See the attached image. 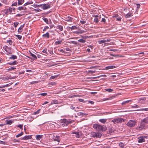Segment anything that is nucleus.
Returning a JSON list of instances; mask_svg holds the SVG:
<instances>
[{
    "label": "nucleus",
    "instance_id": "nucleus-20",
    "mask_svg": "<svg viewBox=\"0 0 148 148\" xmlns=\"http://www.w3.org/2000/svg\"><path fill=\"white\" fill-rule=\"evenodd\" d=\"M42 36L49 38V34L48 32H47L45 34H43Z\"/></svg>",
    "mask_w": 148,
    "mask_h": 148
},
{
    "label": "nucleus",
    "instance_id": "nucleus-5",
    "mask_svg": "<svg viewBox=\"0 0 148 148\" xmlns=\"http://www.w3.org/2000/svg\"><path fill=\"white\" fill-rule=\"evenodd\" d=\"M148 124V121H141L140 128H143L146 126H147V124Z\"/></svg>",
    "mask_w": 148,
    "mask_h": 148
},
{
    "label": "nucleus",
    "instance_id": "nucleus-58",
    "mask_svg": "<svg viewBox=\"0 0 148 148\" xmlns=\"http://www.w3.org/2000/svg\"><path fill=\"white\" fill-rule=\"evenodd\" d=\"M15 69V68H14L13 67H11V68H10L8 70H14Z\"/></svg>",
    "mask_w": 148,
    "mask_h": 148
},
{
    "label": "nucleus",
    "instance_id": "nucleus-33",
    "mask_svg": "<svg viewBox=\"0 0 148 148\" xmlns=\"http://www.w3.org/2000/svg\"><path fill=\"white\" fill-rule=\"evenodd\" d=\"M32 3H33V2L32 1L29 2H27V3H25L24 4V5L25 6L27 5H28L32 4Z\"/></svg>",
    "mask_w": 148,
    "mask_h": 148
},
{
    "label": "nucleus",
    "instance_id": "nucleus-11",
    "mask_svg": "<svg viewBox=\"0 0 148 148\" xmlns=\"http://www.w3.org/2000/svg\"><path fill=\"white\" fill-rule=\"evenodd\" d=\"M116 67V66L114 65L110 66H106L105 68V69L106 70H108L110 69H113L115 68Z\"/></svg>",
    "mask_w": 148,
    "mask_h": 148
},
{
    "label": "nucleus",
    "instance_id": "nucleus-4",
    "mask_svg": "<svg viewBox=\"0 0 148 148\" xmlns=\"http://www.w3.org/2000/svg\"><path fill=\"white\" fill-rule=\"evenodd\" d=\"M3 49L5 50L9 54L12 53L11 48L10 47H8V46H5L3 47Z\"/></svg>",
    "mask_w": 148,
    "mask_h": 148
},
{
    "label": "nucleus",
    "instance_id": "nucleus-27",
    "mask_svg": "<svg viewBox=\"0 0 148 148\" xmlns=\"http://www.w3.org/2000/svg\"><path fill=\"white\" fill-rule=\"evenodd\" d=\"M77 114L78 116H79L85 115H87V114L83 112H79L77 113Z\"/></svg>",
    "mask_w": 148,
    "mask_h": 148
},
{
    "label": "nucleus",
    "instance_id": "nucleus-3",
    "mask_svg": "<svg viewBox=\"0 0 148 148\" xmlns=\"http://www.w3.org/2000/svg\"><path fill=\"white\" fill-rule=\"evenodd\" d=\"M136 121H129L127 123V125L130 127H134L136 124Z\"/></svg>",
    "mask_w": 148,
    "mask_h": 148
},
{
    "label": "nucleus",
    "instance_id": "nucleus-41",
    "mask_svg": "<svg viewBox=\"0 0 148 148\" xmlns=\"http://www.w3.org/2000/svg\"><path fill=\"white\" fill-rule=\"evenodd\" d=\"M44 21H45L47 24L48 23V21L47 18H45L43 19Z\"/></svg>",
    "mask_w": 148,
    "mask_h": 148
},
{
    "label": "nucleus",
    "instance_id": "nucleus-17",
    "mask_svg": "<svg viewBox=\"0 0 148 148\" xmlns=\"http://www.w3.org/2000/svg\"><path fill=\"white\" fill-rule=\"evenodd\" d=\"M132 13L130 12L129 13L125 15V17L126 18H128L132 16Z\"/></svg>",
    "mask_w": 148,
    "mask_h": 148
},
{
    "label": "nucleus",
    "instance_id": "nucleus-32",
    "mask_svg": "<svg viewBox=\"0 0 148 148\" xmlns=\"http://www.w3.org/2000/svg\"><path fill=\"white\" fill-rule=\"evenodd\" d=\"M78 41L81 43H84L86 42V40L83 39H80L78 40Z\"/></svg>",
    "mask_w": 148,
    "mask_h": 148
},
{
    "label": "nucleus",
    "instance_id": "nucleus-28",
    "mask_svg": "<svg viewBox=\"0 0 148 148\" xmlns=\"http://www.w3.org/2000/svg\"><path fill=\"white\" fill-rule=\"evenodd\" d=\"M105 90L107 91H108L109 92H112L113 91V90L111 88H107L105 89Z\"/></svg>",
    "mask_w": 148,
    "mask_h": 148
},
{
    "label": "nucleus",
    "instance_id": "nucleus-55",
    "mask_svg": "<svg viewBox=\"0 0 148 148\" xmlns=\"http://www.w3.org/2000/svg\"><path fill=\"white\" fill-rule=\"evenodd\" d=\"M49 28V27L48 26H46L43 29V31H45L46 29H48Z\"/></svg>",
    "mask_w": 148,
    "mask_h": 148
},
{
    "label": "nucleus",
    "instance_id": "nucleus-59",
    "mask_svg": "<svg viewBox=\"0 0 148 148\" xmlns=\"http://www.w3.org/2000/svg\"><path fill=\"white\" fill-rule=\"evenodd\" d=\"M110 51H113L115 52V51H117V50L116 49H111L110 50Z\"/></svg>",
    "mask_w": 148,
    "mask_h": 148
},
{
    "label": "nucleus",
    "instance_id": "nucleus-40",
    "mask_svg": "<svg viewBox=\"0 0 148 148\" xmlns=\"http://www.w3.org/2000/svg\"><path fill=\"white\" fill-rule=\"evenodd\" d=\"M23 126V124H19L18 125L17 127H19L22 130Z\"/></svg>",
    "mask_w": 148,
    "mask_h": 148
},
{
    "label": "nucleus",
    "instance_id": "nucleus-16",
    "mask_svg": "<svg viewBox=\"0 0 148 148\" xmlns=\"http://www.w3.org/2000/svg\"><path fill=\"white\" fill-rule=\"evenodd\" d=\"M18 9L19 10H26V8L25 7H23V6H21L19 7L18 8Z\"/></svg>",
    "mask_w": 148,
    "mask_h": 148
},
{
    "label": "nucleus",
    "instance_id": "nucleus-61",
    "mask_svg": "<svg viewBox=\"0 0 148 148\" xmlns=\"http://www.w3.org/2000/svg\"><path fill=\"white\" fill-rule=\"evenodd\" d=\"M53 103L54 104H57L58 103V101L56 100H54L53 101Z\"/></svg>",
    "mask_w": 148,
    "mask_h": 148
},
{
    "label": "nucleus",
    "instance_id": "nucleus-38",
    "mask_svg": "<svg viewBox=\"0 0 148 148\" xmlns=\"http://www.w3.org/2000/svg\"><path fill=\"white\" fill-rule=\"evenodd\" d=\"M137 111H148V108H143L141 110H137Z\"/></svg>",
    "mask_w": 148,
    "mask_h": 148
},
{
    "label": "nucleus",
    "instance_id": "nucleus-51",
    "mask_svg": "<svg viewBox=\"0 0 148 148\" xmlns=\"http://www.w3.org/2000/svg\"><path fill=\"white\" fill-rule=\"evenodd\" d=\"M24 14H17L16 15V16H18V17H20V16H23V15Z\"/></svg>",
    "mask_w": 148,
    "mask_h": 148
},
{
    "label": "nucleus",
    "instance_id": "nucleus-22",
    "mask_svg": "<svg viewBox=\"0 0 148 148\" xmlns=\"http://www.w3.org/2000/svg\"><path fill=\"white\" fill-rule=\"evenodd\" d=\"M17 58V57L16 56L14 55H11V57L9 58L10 59H15Z\"/></svg>",
    "mask_w": 148,
    "mask_h": 148
},
{
    "label": "nucleus",
    "instance_id": "nucleus-44",
    "mask_svg": "<svg viewBox=\"0 0 148 148\" xmlns=\"http://www.w3.org/2000/svg\"><path fill=\"white\" fill-rule=\"evenodd\" d=\"M40 109H39L36 112H34V114H38L39 113V112H40Z\"/></svg>",
    "mask_w": 148,
    "mask_h": 148
},
{
    "label": "nucleus",
    "instance_id": "nucleus-53",
    "mask_svg": "<svg viewBox=\"0 0 148 148\" xmlns=\"http://www.w3.org/2000/svg\"><path fill=\"white\" fill-rule=\"evenodd\" d=\"M17 4V2H15L13 3H12V6H16Z\"/></svg>",
    "mask_w": 148,
    "mask_h": 148
},
{
    "label": "nucleus",
    "instance_id": "nucleus-60",
    "mask_svg": "<svg viewBox=\"0 0 148 148\" xmlns=\"http://www.w3.org/2000/svg\"><path fill=\"white\" fill-rule=\"evenodd\" d=\"M136 5H137V8H140V4H137Z\"/></svg>",
    "mask_w": 148,
    "mask_h": 148
},
{
    "label": "nucleus",
    "instance_id": "nucleus-8",
    "mask_svg": "<svg viewBox=\"0 0 148 148\" xmlns=\"http://www.w3.org/2000/svg\"><path fill=\"white\" fill-rule=\"evenodd\" d=\"M147 136H143L138 138V142L139 143H141L145 142V138H147Z\"/></svg>",
    "mask_w": 148,
    "mask_h": 148
},
{
    "label": "nucleus",
    "instance_id": "nucleus-29",
    "mask_svg": "<svg viewBox=\"0 0 148 148\" xmlns=\"http://www.w3.org/2000/svg\"><path fill=\"white\" fill-rule=\"evenodd\" d=\"M69 28L71 29V30H73L75 29H76L77 27L75 26H73L71 27H70Z\"/></svg>",
    "mask_w": 148,
    "mask_h": 148
},
{
    "label": "nucleus",
    "instance_id": "nucleus-48",
    "mask_svg": "<svg viewBox=\"0 0 148 148\" xmlns=\"http://www.w3.org/2000/svg\"><path fill=\"white\" fill-rule=\"evenodd\" d=\"M47 95V93H40V95H42V96H46Z\"/></svg>",
    "mask_w": 148,
    "mask_h": 148
},
{
    "label": "nucleus",
    "instance_id": "nucleus-19",
    "mask_svg": "<svg viewBox=\"0 0 148 148\" xmlns=\"http://www.w3.org/2000/svg\"><path fill=\"white\" fill-rule=\"evenodd\" d=\"M24 0H18V5H20L24 3Z\"/></svg>",
    "mask_w": 148,
    "mask_h": 148
},
{
    "label": "nucleus",
    "instance_id": "nucleus-12",
    "mask_svg": "<svg viewBox=\"0 0 148 148\" xmlns=\"http://www.w3.org/2000/svg\"><path fill=\"white\" fill-rule=\"evenodd\" d=\"M53 139L54 141H57L58 142H59L60 140V138L59 136H56V137L54 136Z\"/></svg>",
    "mask_w": 148,
    "mask_h": 148
},
{
    "label": "nucleus",
    "instance_id": "nucleus-13",
    "mask_svg": "<svg viewBox=\"0 0 148 148\" xmlns=\"http://www.w3.org/2000/svg\"><path fill=\"white\" fill-rule=\"evenodd\" d=\"M43 136L42 135H36V140H39L42 138Z\"/></svg>",
    "mask_w": 148,
    "mask_h": 148
},
{
    "label": "nucleus",
    "instance_id": "nucleus-2",
    "mask_svg": "<svg viewBox=\"0 0 148 148\" xmlns=\"http://www.w3.org/2000/svg\"><path fill=\"white\" fill-rule=\"evenodd\" d=\"M102 135V133H100V132H93L91 133V136L94 138H100L101 137Z\"/></svg>",
    "mask_w": 148,
    "mask_h": 148
},
{
    "label": "nucleus",
    "instance_id": "nucleus-50",
    "mask_svg": "<svg viewBox=\"0 0 148 148\" xmlns=\"http://www.w3.org/2000/svg\"><path fill=\"white\" fill-rule=\"evenodd\" d=\"M18 22H15L14 23V27H16L18 25Z\"/></svg>",
    "mask_w": 148,
    "mask_h": 148
},
{
    "label": "nucleus",
    "instance_id": "nucleus-24",
    "mask_svg": "<svg viewBox=\"0 0 148 148\" xmlns=\"http://www.w3.org/2000/svg\"><path fill=\"white\" fill-rule=\"evenodd\" d=\"M130 101H131V100H129L125 101H124L122 102L121 104L122 105H125V104L126 103H129V102H130Z\"/></svg>",
    "mask_w": 148,
    "mask_h": 148
},
{
    "label": "nucleus",
    "instance_id": "nucleus-14",
    "mask_svg": "<svg viewBox=\"0 0 148 148\" xmlns=\"http://www.w3.org/2000/svg\"><path fill=\"white\" fill-rule=\"evenodd\" d=\"M73 18L70 16H68L66 18L65 21H72V20Z\"/></svg>",
    "mask_w": 148,
    "mask_h": 148
},
{
    "label": "nucleus",
    "instance_id": "nucleus-54",
    "mask_svg": "<svg viewBox=\"0 0 148 148\" xmlns=\"http://www.w3.org/2000/svg\"><path fill=\"white\" fill-rule=\"evenodd\" d=\"M101 21L105 23L106 22V20L105 18H102L101 19Z\"/></svg>",
    "mask_w": 148,
    "mask_h": 148
},
{
    "label": "nucleus",
    "instance_id": "nucleus-7",
    "mask_svg": "<svg viewBox=\"0 0 148 148\" xmlns=\"http://www.w3.org/2000/svg\"><path fill=\"white\" fill-rule=\"evenodd\" d=\"M71 122V121H62L60 124L62 126H66Z\"/></svg>",
    "mask_w": 148,
    "mask_h": 148
},
{
    "label": "nucleus",
    "instance_id": "nucleus-47",
    "mask_svg": "<svg viewBox=\"0 0 148 148\" xmlns=\"http://www.w3.org/2000/svg\"><path fill=\"white\" fill-rule=\"evenodd\" d=\"M112 121L114 123H115L116 122H117V123H121L122 121Z\"/></svg>",
    "mask_w": 148,
    "mask_h": 148
},
{
    "label": "nucleus",
    "instance_id": "nucleus-34",
    "mask_svg": "<svg viewBox=\"0 0 148 148\" xmlns=\"http://www.w3.org/2000/svg\"><path fill=\"white\" fill-rule=\"evenodd\" d=\"M77 96H78L77 95H69V97L71 98L74 97H76Z\"/></svg>",
    "mask_w": 148,
    "mask_h": 148
},
{
    "label": "nucleus",
    "instance_id": "nucleus-1",
    "mask_svg": "<svg viewBox=\"0 0 148 148\" xmlns=\"http://www.w3.org/2000/svg\"><path fill=\"white\" fill-rule=\"evenodd\" d=\"M93 127L94 129H95L97 131H98V132H99V131L103 132L107 130V128L106 127H103L98 124H94L93 125Z\"/></svg>",
    "mask_w": 148,
    "mask_h": 148
},
{
    "label": "nucleus",
    "instance_id": "nucleus-62",
    "mask_svg": "<svg viewBox=\"0 0 148 148\" xmlns=\"http://www.w3.org/2000/svg\"><path fill=\"white\" fill-rule=\"evenodd\" d=\"M133 108H137L138 107V105H136L134 106H132Z\"/></svg>",
    "mask_w": 148,
    "mask_h": 148
},
{
    "label": "nucleus",
    "instance_id": "nucleus-37",
    "mask_svg": "<svg viewBox=\"0 0 148 148\" xmlns=\"http://www.w3.org/2000/svg\"><path fill=\"white\" fill-rule=\"evenodd\" d=\"M96 72L95 71H92V70H89L88 71V73H90L91 74H92Z\"/></svg>",
    "mask_w": 148,
    "mask_h": 148
},
{
    "label": "nucleus",
    "instance_id": "nucleus-52",
    "mask_svg": "<svg viewBox=\"0 0 148 148\" xmlns=\"http://www.w3.org/2000/svg\"><path fill=\"white\" fill-rule=\"evenodd\" d=\"M64 49L67 51H71L69 47H66Z\"/></svg>",
    "mask_w": 148,
    "mask_h": 148
},
{
    "label": "nucleus",
    "instance_id": "nucleus-56",
    "mask_svg": "<svg viewBox=\"0 0 148 148\" xmlns=\"http://www.w3.org/2000/svg\"><path fill=\"white\" fill-rule=\"evenodd\" d=\"M57 77V76H51L50 77V79H54L56 77Z\"/></svg>",
    "mask_w": 148,
    "mask_h": 148
},
{
    "label": "nucleus",
    "instance_id": "nucleus-63",
    "mask_svg": "<svg viewBox=\"0 0 148 148\" xmlns=\"http://www.w3.org/2000/svg\"><path fill=\"white\" fill-rule=\"evenodd\" d=\"M80 23L82 24H83L86 23V21H80Z\"/></svg>",
    "mask_w": 148,
    "mask_h": 148
},
{
    "label": "nucleus",
    "instance_id": "nucleus-6",
    "mask_svg": "<svg viewBox=\"0 0 148 148\" xmlns=\"http://www.w3.org/2000/svg\"><path fill=\"white\" fill-rule=\"evenodd\" d=\"M41 8L44 10L50 8V6L48 4H41L40 5Z\"/></svg>",
    "mask_w": 148,
    "mask_h": 148
},
{
    "label": "nucleus",
    "instance_id": "nucleus-46",
    "mask_svg": "<svg viewBox=\"0 0 148 148\" xmlns=\"http://www.w3.org/2000/svg\"><path fill=\"white\" fill-rule=\"evenodd\" d=\"M8 86V84H6L5 85H2L1 86H0V88H4L6 87H7Z\"/></svg>",
    "mask_w": 148,
    "mask_h": 148
},
{
    "label": "nucleus",
    "instance_id": "nucleus-49",
    "mask_svg": "<svg viewBox=\"0 0 148 148\" xmlns=\"http://www.w3.org/2000/svg\"><path fill=\"white\" fill-rule=\"evenodd\" d=\"M38 81H33V82H30V83L31 84H35V83H38Z\"/></svg>",
    "mask_w": 148,
    "mask_h": 148
},
{
    "label": "nucleus",
    "instance_id": "nucleus-18",
    "mask_svg": "<svg viewBox=\"0 0 148 148\" xmlns=\"http://www.w3.org/2000/svg\"><path fill=\"white\" fill-rule=\"evenodd\" d=\"M57 28L59 29L61 31H62L63 29V27L60 25H58L57 26Z\"/></svg>",
    "mask_w": 148,
    "mask_h": 148
},
{
    "label": "nucleus",
    "instance_id": "nucleus-26",
    "mask_svg": "<svg viewBox=\"0 0 148 148\" xmlns=\"http://www.w3.org/2000/svg\"><path fill=\"white\" fill-rule=\"evenodd\" d=\"M42 52L44 53H45L47 54H49V53H48L49 51H47V49H43L42 51Z\"/></svg>",
    "mask_w": 148,
    "mask_h": 148
},
{
    "label": "nucleus",
    "instance_id": "nucleus-21",
    "mask_svg": "<svg viewBox=\"0 0 148 148\" xmlns=\"http://www.w3.org/2000/svg\"><path fill=\"white\" fill-rule=\"evenodd\" d=\"M30 53L31 56L33 58V60H36L37 59V58L35 55L33 54L31 52H30Z\"/></svg>",
    "mask_w": 148,
    "mask_h": 148
},
{
    "label": "nucleus",
    "instance_id": "nucleus-42",
    "mask_svg": "<svg viewBox=\"0 0 148 148\" xmlns=\"http://www.w3.org/2000/svg\"><path fill=\"white\" fill-rule=\"evenodd\" d=\"M16 37L19 40L21 39L22 38V36L20 35H16Z\"/></svg>",
    "mask_w": 148,
    "mask_h": 148
},
{
    "label": "nucleus",
    "instance_id": "nucleus-25",
    "mask_svg": "<svg viewBox=\"0 0 148 148\" xmlns=\"http://www.w3.org/2000/svg\"><path fill=\"white\" fill-rule=\"evenodd\" d=\"M13 122V121H7V122L5 123V125L7 124L8 125H11Z\"/></svg>",
    "mask_w": 148,
    "mask_h": 148
},
{
    "label": "nucleus",
    "instance_id": "nucleus-57",
    "mask_svg": "<svg viewBox=\"0 0 148 148\" xmlns=\"http://www.w3.org/2000/svg\"><path fill=\"white\" fill-rule=\"evenodd\" d=\"M116 19L118 21H121V18L120 17H119L116 18Z\"/></svg>",
    "mask_w": 148,
    "mask_h": 148
},
{
    "label": "nucleus",
    "instance_id": "nucleus-9",
    "mask_svg": "<svg viewBox=\"0 0 148 148\" xmlns=\"http://www.w3.org/2000/svg\"><path fill=\"white\" fill-rule=\"evenodd\" d=\"M110 41V39H103L101 40H100L98 41V42L99 44H101L103 43H104L106 42H109Z\"/></svg>",
    "mask_w": 148,
    "mask_h": 148
},
{
    "label": "nucleus",
    "instance_id": "nucleus-45",
    "mask_svg": "<svg viewBox=\"0 0 148 148\" xmlns=\"http://www.w3.org/2000/svg\"><path fill=\"white\" fill-rule=\"evenodd\" d=\"M7 42L10 45H11L12 43V41L11 40H8Z\"/></svg>",
    "mask_w": 148,
    "mask_h": 148
},
{
    "label": "nucleus",
    "instance_id": "nucleus-36",
    "mask_svg": "<svg viewBox=\"0 0 148 148\" xmlns=\"http://www.w3.org/2000/svg\"><path fill=\"white\" fill-rule=\"evenodd\" d=\"M16 61H15L9 63V64L10 65H15L16 64Z\"/></svg>",
    "mask_w": 148,
    "mask_h": 148
},
{
    "label": "nucleus",
    "instance_id": "nucleus-23",
    "mask_svg": "<svg viewBox=\"0 0 148 148\" xmlns=\"http://www.w3.org/2000/svg\"><path fill=\"white\" fill-rule=\"evenodd\" d=\"M8 10L11 13L12 11H15V9L14 8H12L11 7H9L8 8Z\"/></svg>",
    "mask_w": 148,
    "mask_h": 148
},
{
    "label": "nucleus",
    "instance_id": "nucleus-64",
    "mask_svg": "<svg viewBox=\"0 0 148 148\" xmlns=\"http://www.w3.org/2000/svg\"><path fill=\"white\" fill-rule=\"evenodd\" d=\"M60 51L61 52H62V53H64L65 52V51L64 50V49H61L60 50Z\"/></svg>",
    "mask_w": 148,
    "mask_h": 148
},
{
    "label": "nucleus",
    "instance_id": "nucleus-10",
    "mask_svg": "<svg viewBox=\"0 0 148 148\" xmlns=\"http://www.w3.org/2000/svg\"><path fill=\"white\" fill-rule=\"evenodd\" d=\"M32 137L31 136H25L23 137L22 138H21L22 140H26L29 139H30Z\"/></svg>",
    "mask_w": 148,
    "mask_h": 148
},
{
    "label": "nucleus",
    "instance_id": "nucleus-39",
    "mask_svg": "<svg viewBox=\"0 0 148 148\" xmlns=\"http://www.w3.org/2000/svg\"><path fill=\"white\" fill-rule=\"evenodd\" d=\"M94 21L96 23H97L99 21L98 19L97 18H95L94 19Z\"/></svg>",
    "mask_w": 148,
    "mask_h": 148
},
{
    "label": "nucleus",
    "instance_id": "nucleus-31",
    "mask_svg": "<svg viewBox=\"0 0 148 148\" xmlns=\"http://www.w3.org/2000/svg\"><path fill=\"white\" fill-rule=\"evenodd\" d=\"M62 42V41L58 40L55 42V44L56 45H57L58 44H60Z\"/></svg>",
    "mask_w": 148,
    "mask_h": 148
},
{
    "label": "nucleus",
    "instance_id": "nucleus-43",
    "mask_svg": "<svg viewBox=\"0 0 148 148\" xmlns=\"http://www.w3.org/2000/svg\"><path fill=\"white\" fill-rule=\"evenodd\" d=\"M74 133L75 134L76 136L77 137L79 138V136L80 135L79 132H77L75 133Z\"/></svg>",
    "mask_w": 148,
    "mask_h": 148
},
{
    "label": "nucleus",
    "instance_id": "nucleus-15",
    "mask_svg": "<svg viewBox=\"0 0 148 148\" xmlns=\"http://www.w3.org/2000/svg\"><path fill=\"white\" fill-rule=\"evenodd\" d=\"M24 25H21L20 27L18 28V31L19 32L21 33L22 32L23 30V28L24 27Z\"/></svg>",
    "mask_w": 148,
    "mask_h": 148
},
{
    "label": "nucleus",
    "instance_id": "nucleus-35",
    "mask_svg": "<svg viewBox=\"0 0 148 148\" xmlns=\"http://www.w3.org/2000/svg\"><path fill=\"white\" fill-rule=\"evenodd\" d=\"M23 134V132H21V133L20 134H17L16 136V137H20Z\"/></svg>",
    "mask_w": 148,
    "mask_h": 148
},
{
    "label": "nucleus",
    "instance_id": "nucleus-30",
    "mask_svg": "<svg viewBox=\"0 0 148 148\" xmlns=\"http://www.w3.org/2000/svg\"><path fill=\"white\" fill-rule=\"evenodd\" d=\"M119 146L122 148H124V145L123 143L121 142H120L119 143Z\"/></svg>",
    "mask_w": 148,
    "mask_h": 148
}]
</instances>
